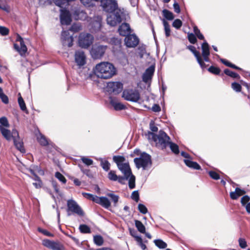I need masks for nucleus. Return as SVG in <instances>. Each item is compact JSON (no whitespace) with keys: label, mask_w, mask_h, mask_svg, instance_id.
I'll return each mask as SVG.
<instances>
[{"label":"nucleus","mask_w":250,"mask_h":250,"mask_svg":"<svg viewBox=\"0 0 250 250\" xmlns=\"http://www.w3.org/2000/svg\"><path fill=\"white\" fill-rule=\"evenodd\" d=\"M60 20L62 24L69 25L72 21L71 14L68 10L64 9L62 11Z\"/></svg>","instance_id":"19"},{"label":"nucleus","mask_w":250,"mask_h":250,"mask_svg":"<svg viewBox=\"0 0 250 250\" xmlns=\"http://www.w3.org/2000/svg\"><path fill=\"white\" fill-rule=\"evenodd\" d=\"M0 125L2 126L9 127V126L7 119L5 117H2L0 118Z\"/></svg>","instance_id":"56"},{"label":"nucleus","mask_w":250,"mask_h":250,"mask_svg":"<svg viewBox=\"0 0 250 250\" xmlns=\"http://www.w3.org/2000/svg\"><path fill=\"white\" fill-rule=\"evenodd\" d=\"M182 21L180 19H177L173 21L172 26L175 28L179 29L182 26Z\"/></svg>","instance_id":"51"},{"label":"nucleus","mask_w":250,"mask_h":250,"mask_svg":"<svg viewBox=\"0 0 250 250\" xmlns=\"http://www.w3.org/2000/svg\"><path fill=\"white\" fill-rule=\"evenodd\" d=\"M131 198L136 202H138L139 201V194L138 191L135 190L133 191L131 196Z\"/></svg>","instance_id":"57"},{"label":"nucleus","mask_w":250,"mask_h":250,"mask_svg":"<svg viewBox=\"0 0 250 250\" xmlns=\"http://www.w3.org/2000/svg\"><path fill=\"white\" fill-rule=\"evenodd\" d=\"M168 145L169 146L172 152H173L175 154H178L179 153V148L177 144L169 141Z\"/></svg>","instance_id":"38"},{"label":"nucleus","mask_w":250,"mask_h":250,"mask_svg":"<svg viewBox=\"0 0 250 250\" xmlns=\"http://www.w3.org/2000/svg\"><path fill=\"white\" fill-rule=\"evenodd\" d=\"M79 230L82 233H90L91 232L90 227L85 224L80 225Z\"/></svg>","instance_id":"41"},{"label":"nucleus","mask_w":250,"mask_h":250,"mask_svg":"<svg viewBox=\"0 0 250 250\" xmlns=\"http://www.w3.org/2000/svg\"><path fill=\"white\" fill-rule=\"evenodd\" d=\"M38 231L41 232L42 233L47 236H52L53 235L50 232H49L47 230L43 229L41 228H38Z\"/></svg>","instance_id":"60"},{"label":"nucleus","mask_w":250,"mask_h":250,"mask_svg":"<svg viewBox=\"0 0 250 250\" xmlns=\"http://www.w3.org/2000/svg\"><path fill=\"white\" fill-rule=\"evenodd\" d=\"M128 179V187L130 189H133L135 187V176L131 172Z\"/></svg>","instance_id":"39"},{"label":"nucleus","mask_w":250,"mask_h":250,"mask_svg":"<svg viewBox=\"0 0 250 250\" xmlns=\"http://www.w3.org/2000/svg\"><path fill=\"white\" fill-rule=\"evenodd\" d=\"M110 43L112 46V51L115 54H123L122 40L118 38L113 37L110 39Z\"/></svg>","instance_id":"14"},{"label":"nucleus","mask_w":250,"mask_h":250,"mask_svg":"<svg viewBox=\"0 0 250 250\" xmlns=\"http://www.w3.org/2000/svg\"><path fill=\"white\" fill-rule=\"evenodd\" d=\"M155 67L153 65H151L147 68L143 75V81L146 83L150 81L152 79Z\"/></svg>","instance_id":"23"},{"label":"nucleus","mask_w":250,"mask_h":250,"mask_svg":"<svg viewBox=\"0 0 250 250\" xmlns=\"http://www.w3.org/2000/svg\"><path fill=\"white\" fill-rule=\"evenodd\" d=\"M193 31H194V34L199 40H205V38H204V35L201 33L200 30L198 29L197 26H194L193 27Z\"/></svg>","instance_id":"45"},{"label":"nucleus","mask_w":250,"mask_h":250,"mask_svg":"<svg viewBox=\"0 0 250 250\" xmlns=\"http://www.w3.org/2000/svg\"><path fill=\"white\" fill-rule=\"evenodd\" d=\"M154 243L159 249H165L167 247V243L162 240L156 239L154 241Z\"/></svg>","instance_id":"40"},{"label":"nucleus","mask_w":250,"mask_h":250,"mask_svg":"<svg viewBox=\"0 0 250 250\" xmlns=\"http://www.w3.org/2000/svg\"><path fill=\"white\" fill-rule=\"evenodd\" d=\"M0 130L4 137L8 141L10 140L12 138H13L16 136L13 133L12 134H11L9 130L5 128L2 125H0Z\"/></svg>","instance_id":"29"},{"label":"nucleus","mask_w":250,"mask_h":250,"mask_svg":"<svg viewBox=\"0 0 250 250\" xmlns=\"http://www.w3.org/2000/svg\"><path fill=\"white\" fill-rule=\"evenodd\" d=\"M184 162L186 165L190 168L196 170L201 169V167L199 164L196 162L191 161V159H184Z\"/></svg>","instance_id":"28"},{"label":"nucleus","mask_w":250,"mask_h":250,"mask_svg":"<svg viewBox=\"0 0 250 250\" xmlns=\"http://www.w3.org/2000/svg\"><path fill=\"white\" fill-rule=\"evenodd\" d=\"M150 129L152 131L151 132H156L158 131V127L155 125L154 123L151 121L149 125Z\"/></svg>","instance_id":"62"},{"label":"nucleus","mask_w":250,"mask_h":250,"mask_svg":"<svg viewBox=\"0 0 250 250\" xmlns=\"http://www.w3.org/2000/svg\"><path fill=\"white\" fill-rule=\"evenodd\" d=\"M125 43L129 48L136 47L139 43V39L134 34L131 33L125 36Z\"/></svg>","instance_id":"12"},{"label":"nucleus","mask_w":250,"mask_h":250,"mask_svg":"<svg viewBox=\"0 0 250 250\" xmlns=\"http://www.w3.org/2000/svg\"><path fill=\"white\" fill-rule=\"evenodd\" d=\"M83 196L89 200L92 201L96 203L98 196L97 195H94L91 193L82 192Z\"/></svg>","instance_id":"42"},{"label":"nucleus","mask_w":250,"mask_h":250,"mask_svg":"<svg viewBox=\"0 0 250 250\" xmlns=\"http://www.w3.org/2000/svg\"><path fill=\"white\" fill-rule=\"evenodd\" d=\"M107 46L99 44H95L92 46L90 54L94 59H101L104 54Z\"/></svg>","instance_id":"8"},{"label":"nucleus","mask_w":250,"mask_h":250,"mask_svg":"<svg viewBox=\"0 0 250 250\" xmlns=\"http://www.w3.org/2000/svg\"><path fill=\"white\" fill-rule=\"evenodd\" d=\"M106 195L108 197H110L111 199L112 200V201L114 203V206H116L119 201V196L111 193H107Z\"/></svg>","instance_id":"47"},{"label":"nucleus","mask_w":250,"mask_h":250,"mask_svg":"<svg viewBox=\"0 0 250 250\" xmlns=\"http://www.w3.org/2000/svg\"><path fill=\"white\" fill-rule=\"evenodd\" d=\"M37 139L40 145L45 146L48 145V142L46 138L42 133H40L37 136Z\"/></svg>","instance_id":"31"},{"label":"nucleus","mask_w":250,"mask_h":250,"mask_svg":"<svg viewBox=\"0 0 250 250\" xmlns=\"http://www.w3.org/2000/svg\"><path fill=\"white\" fill-rule=\"evenodd\" d=\"M139 211L143 214H146L148 210L146 207L142 204H139L138 206Z\"/></svg>","instance_id":"52"},{"label":"nucleus","mask_w":250,"mask_h":250,"mask_svg":"<svg viewBox=\"0 0 250 250\" xmlns=\"http://www.w3.org/2000/svg\"><path fill=\"white\" fill-rule=\"evenodd\" d=\"M134 162L137 168L142 167L146 169L148 166L152 164L151 156L144 152L140 154V157L134 158Z\"/></svg>","instance_id":"4"},{"label":"nucleus","mask_w":250,"mask_h":250,"mask_svg":"<svg viewBox=\"0 0 250 250\" xmlns=\"http://www.w3.org/2000/svg\"><path fill=\"white\" fill-rule=\"evenodd\" d=\"M13 133L16 135L17 137L15 136L13 139L14 144L16 148L20 151L21 153H25V150L23 146V143L22 141L20 139L19 136V133L17 130L13 131Z\"/></svg>","instance_id":"17"},{"label":"nucleus","mask_w":250,"mask_h":250,"mask_svg":"<svg viewBox=\"0 0 250 250\" xmlns=\"http://www.w3.org/2000/svg\"><path fill=\"white\" fill-rule=\"evenodd\" d=\"M208 70L211 73L216 75H219L221 72V69L218 67L213 65L210 66L208 69Z\"/></svg>","instance_id":"43"},{"label":"nucleus","mask_w":250,"mask_h":250,"mask_svg":"<svg viewBox=\"0 0 250 250\" xmlns=\"http://www.w3.org/2000/svg\"><path fill=\"white\" fill-rule=\"evenodd\" d=\"M93 41L94 37L91 34L82 33L79 38V45L82 48H87L92 44Z\"/></svg>","instance_id":"7"},{"label":"nucleus","mask_w":250,"mask_h":250,"mask_svg":"<svg viewBox=\"0 0 250 250\" xmlns=\"http://www.w3.org/2000/svg\"><path fill=\"white\" fill-rule=\"evenodd\" d=\"M62 39L64 45H67L69 47L73 45L74 39L72 36L69 35L68 31H63L62 32Z\"/></svg>","instance_id":"22"},{"label":"nucleus","mask_w":250,"mask_h":250,"mask_svg":"<svg viewBox=\"0 0 250 250\" xmlns=\"http://www.w3.org/2000/svg\"><path fill=\"white\" fill-rule=\"evenodd\" d=\"M201 48L203 62H209L210 61L209 57L210 55L209 47L208 43L206 41L202 44Z\"/></svg>","instance_id":"21"},{"label":"nucleus","mask_w":250,"mask_h":250,"mask_svg":"<svg viewBox=\"0 0 250 250\" xmlns=\"http://www.w3.org/2000/svg\"><path fill=\"white\" fill-rule=\"evenodd\" d=\"M107 17V23L111 26H116L122 21L123 12L121 9H117Z\"/></svg>","instance_id":"5"},{"label":"nucleus","mask_w":250,"mask_h":250,"mask_svg":"<svg viewBox=\"0 0 250 250\" xmlns=\"http://www.w3.org/2000/svg\"><path fill=\"white\" fill-rule=\"evenodd\" d=\"M224 73L227 76H229L233 78L239 79L240 78V75L236 72H233L229 69H225L224 70Z\"/></svg>","instance_id":"37"},{"label":"nucleus","mask_w":250,"mask_h":250,"mask_svg":"<svg viewBox=\"0 0 250 250\" xmlns=\"http://www.w3.org/2000/svg\"><path fill=\"white\" fill-rule=\"evenodd\" d=\"M20 45L21 47H20L17 44L14 43V48L19 53L21 56H23L27 51V48L24 43V41L20 42Z\"/></svg>","instance_id":"26"},{"label":"nucleus","mask_w":250,"mask_h":250,"mask_svg":"<svg viewBox=\"0 0 250 250\" xmlns=\"http://www.w3.org/2000/svg\"><path fill=\"white\" fill-rule=\"evenodd\" d=\"M148 137H151L152 140L155 143L156 146L159 148L164 149L169 143L170 137L164 131L161 130L158 134L149 131Z\"/></svg>","instance_id":"2"},{"label":"nucleus","mask_w":250,"mask_h":250,"mask_svg":"<svg viewBox=\"0 0 250 250\" xmlns=\"http://www.w3.org/2000/svg\"><path fill=\"white\" fill-rule=\"evenodd\" d=\"M42 244L44 246L53 250H65L64 246L62 244L48 239L44 240Z\"/></svg>","instance_id":"15"},{"label":"nucleus","mask_w":250,"mask_h":250,"mask_svg":"<svg viewBox=\"0 0 250 250\" xmlns=\"http://www.w3.org/2000/svg\"><path fill=\"white\" fill-rule=\"evenodd\" d=\"M135 225L137 230L142 233L146 232V228L142 222L139 220L135 221Z\"/></svg>","instance_id":"34"},{"label":"nucleus","mask_w":250,"mask_h":250,"mask_svg":"<svg viewBox=\"0 0 250 250\" xmlns=\"http://www.w3.org/2000/svg\"><path fill=\"white\" fill-rule=\"evenodd\" d=\"M9 33V30L8 28L4 26H0V34L2 36L8 35Z\"/></svg>","instance_id":"54"},{"label":"nucleus","mask_w":250,"mask_h":250,"mask_svg":"<svg viewBox=\"0 0 250 250\" xmlns=\"http://www.w3.org/2000/svg\"><path fill=\"white\" fill-rule=\"evenodd\" d=\"M246 193V191L239 188H236L234 192H230V197L231 199L236 200L239 196Z\"/></svg>","instance_id":"27"},{"label":"nucleus","mask_w":250,"mask_h":250,"mask_svg":"<svg viewBox=\"0 0 250 250\" xmlns=\"http://www.w3.org/2000/svg\"><path fill=\"white\" fill-rule=\"evenodd\" d=\"M0 98L4 104H8L9 103L8 97L4 93L0 96Z\"/></svg>","instance_id":"61"},{"label":"nucleus","mask_w":250,"mask_h":250,"mask_svg":"<svg viewBox=\"0 0 250 250\" xmlns=\"http://www.w3.org/2000/svg\"><path fill=\"white\" fill-rule=\"evenodd\" d=\"M250 200V197L248 195H245L241 198V203L242 206L245 207Z\"/></svg>","instance_id":"53"},{"label":"nucleus","mask_w":250,"mask_h":250,"mask_svg":"<svg viewBox=\"0 0 250 250\" xmlns=\"http://www.w3.org/2000/svg\"><path fill=\"white\" fill-rule=\"evenodd\" d=\"M118 31L120 36L125 37L132 32L130 25L126 22L122 23L118 28Z\"/></svg>","instance_id":"20"},{"label":"nucleus","mask_w":250,"mask_h":250,"mask_svg":"<svg viewBox=\"0 0 250 250\" xmlns=\"http://www.w3.org/2000/svg\"><path fill=\"white\" fill-rule=\"evenodd\" d=\"M188 39L190 43L195 44L197 42V40L195 35L193 33H188Z\"/></svg>","instance_id":"48"},{"label":"nucleus","mask_w":250,"mask_h":250,"mask_svg":"<svg viewBox=\"0 0 250 250\" xmlns=\"http://www.w3.org/2000/svg\"><path fill=\"white\" fill-rule=\"evenodd\" d=\"M130 175V174L128 175H125L124 174V176H118L116 173V171L114 170H110L108 174H107V178L109 179V180L112 181H118V183H119L121 184H125V180L128 179L129 176Z\"/></svg>","instance_id":"13"},{"label":"nucleus","mask_w":250,"mask_h":250,"mask_svg":"<svg viewBox=\"0 0 250 250\" xmlns=\"http://www.w3.org/2000/svg\"><path fill=\"white\" fill-rule=\"evenodd\" d=\"M123 89V84L119 82H110L107 83L106 90L110 94L117 95L121 93Z\"/></svg>","instance_id":"10"},{"label":"nucleus","mask_w":250,"mask_h":250,"mask_svg":"<svg viewBox=\"0 0 250 250\" xmlns=\"http://www.w3.org/2000/svg\"><path fill=\"white\" fill-rule=\"evenodd\" d=\"M232 89L236 92H240L242 90V86L237 82H233L231 84Z\"/></svg>","instance_id":"46"},{"label":"nucleus","mask_w":250,"mask_h":250,"mask_svg":"<svg viewBox=\"0 0 250 250\" xmlns=\"http://www.w3.org/2000/svg\"><path fill=\"white\" fill-rule=\"evenodd\" d=\"M94 243L97 246H102L104 243V239L101 235H97L94 236Z\"/></svg>","instance_id":"44"},{"label":"nucleus","mask_w":250,"mask_h":250,"mask_svg":"<svg viewBox=\"0 0 250 250\" xmlns=\"http://www.w3.org/2000/svg\"><path fill=\"white\" fill-rule=\"evenodd\" d=\"M93 71L98 78L102 79H110L116 74L114 65L108 62H102L96 64Z\"/></svg>","instance_id":"1"},{"label":"nucleus","mask_w":250,"mask_h":250,"mask_svg":"<svg viewBox=\"0 0 250 250\" xmlns=\"http://www.w3.org/2000/svg\"><path fill=\"white\" fill-rule=\"evenodd\" d=\"M122 97L127 101L137 102L140 98V95L137 90L129 89L123 91Z\"/></svg>","instance_id":"9"},{"label":"nucleus","mask_w":250,"mask_h":250,"mask_svg":"<svg viewBox=\"0 0 250 250\" xmlns=\"http://www.w3.org/2000/svg\"><path fill=\"white\" fill-rule=\"evenodd\" d=\"M162 14L164 17L168 21H171L174 18L173 13L166 9L162 11Z\"/></svg>","instance_id":"32"},{"label":"nucleus","mask_w":250,"mask_h":250,"mask_svg":"<svg viewBox=\"0 0 250 250\" xmlns=\"http://www.w3.org/2000/svg\"><path fill=\"white\" fill-rule=\"evenodd\" d=\"M152 110L155 112H158L161 111V107L158 104H154L151 108Z\"/></svg>","instance_id":"63"},{"label":"nucleus","mask_w":250,"mask_h":250,"mask_svg":"<svg viewBox=\"0 0 250 250\" xmlns=\"http://www.w3.org/2000/svg\"><path fill=\"white\" fill-rule=\"evenodd\" d=\"M173 8H174L175 12H176L177 13H179L180 12V11H181L180 7L179 4L177 2H175L173 4Z\"/></svg>","instance_id":"64"},{"label":"nucleus","mask_w":250,"mask_h":250,"mask_svg":"<svg viewBox=\"0 0 250 250\" xmlns=\"http://www.w3.org/2000/svg\"><path fill=\"white\" fill-rule=\"evenodd\" d=\"M96 203L100 205L103 208L106 209H108L111 206V203L109 199L104 196H98Z\"/></svg>","instance_id":"25"},{"label":"nucleus","mask_w":250,"mask_h":250,"mask_svg":"<svg viewBox=\"0 0 250 250\" xmlns=\"http://www.w3.org/2000/svg\"><path fill=\"white\" fill-rule=\"evenodd\" d=\"M239 246L242 249H245L247 247V243L246 241L244 238H239L238 240Z\"/></svg>","instance_id":"59"},{"label":"nucleus","mask_w":250,"mask_h":250,"mask_svg":"<svg viewBox=\"0 0 250 250\" xmlns=\"http://www.w3.org/2000/svg\"><path fill=\"white\" fill-rule=\"evenodd\" d=\"M82 162L87 166L92 165L93 163V161L87 157H83L81 158Z\"/></svg>","instance_id":"55"},{"label":"nucleus","mask_w":250,"mask_h":250,"mask_svg":"<svg viewBox=\"0 0 250 250\" xmlns=\"http://www.w3.org/2000/svg\"><path fill=\"white\" fill-rule=\"evenodd\" d=\"M220 62L223 64L225 65L226 66L229 67L230 68L235 69L236 70H239L241 69L240 67H239L238 66H236V65L232 63L231 62H229V61H228L226 59H220Z\"/></svg>","instance_id":"35"},{"label":"nucleus","mask_w":250,"mask_h":250,"mask_svg":"<svg viewBox=\"0 0 250 250\" xmlns=\"http://www.w3.org/2000/svg\"><path fill=\"white\" fill-rule=\"evenodd\" d=\"M113 161L116 164L118 169L126 175L131 174V169L130 167L129 163H124L125 158L123 156L115 155L113 157Z\"/></svg>","instance_id":"3"},{"label":"nucleus","mask_w":250,"mask_h":250,"mask_svg":"<svg viewBox=\"0 0 250 250\" xmlns=\"http://www.w3.org/2000/svg\"><path fill=\"white\" fill-rule=\"evenodd\" d=\"M101 6L103 10L107 13H113L117 9H120L116 0H104L102 1Z\"/></svg>","instance_id":"11"},{"label":"nucleus","mask_w":250,"mask_h":250,"mask_svg":"<svg viewBox=\"0 0 250 250\" xmlns=\"http://www.w3.org/2000/svg\"><path fill=\"white\" fill-rule=\"evenodd\" d=\"M188 50H189L194 55L198 63L199 64L200 67L203 69H205L207 67V65L203 62L202 58L201 56L200 53L199 51H197L196 49V48L192 45H188L187 47Z\"/></svg>","instance_id":"16"},{"label":"nucleus","mask_w":250,"mask_h":250,"mask_svg":"<svg viewBox=\"0 0 250 250\" xmlns=\"http://www.w3.org/2000/svg\"><path fill=\"white\" fill-rule=\"evenodd\" d=\"M80 168H81V171L83 172V174H85L89 177H92V174L89 169H84L83 167L81 165H79Z\"/></svg>","instance_id":"58"},{"label":"nucleus","mask_w":250,"mask_h":250,"mask_svg":"<svg viewBox=\"0 0 250 250\" xmlns=\"http://www.w3.org/2000/svg\"><path fill=\"white\" fill-rule=\"evenodd\" d=\"M75 60L79 66L84 65L86 63V57L84 52L81 50L76 51L75 54Z\"/></svg>","instance_id":"18"},{"label":"nucleus","mask_w":250,"mask_h":250,"mask_svg":"<svg viewBox=\"0 0 250 250\" xmlns=\"http://www.w3.org/2000/svg\"><path fill=\"white\" fill-rule=\"evenodd\" d=\"M67 211L68 215H70L69 213V211L76 214L80 216H83L84 215V212L83 209L74 200L70 199L67 201Z\"/></svg>","instance_id":"6"},{"label":"nucleus","mask_w":250,"mask_h":250,"mask_svg":"<svg viewBox=\"0 0 250 250\" xmlns=\"http://www.w3.org/2000/svg\"><path fill=\"white\" fill-rule=\"evenodd\" d=\"M209 176L213 179L217 180L220 179V175L216 171L210 170L208 172Z\"/></svg>","instance_id":"49"},{"label":"nucleus","mask_w":250,"mask_h":250,"mask_svg":"<svg viewBox=\"0 0 250 250\" xmlns=\"http://www.w3.org/2000/svg\"><path fill=\"white\" fill-rule=\"evenodd\" d=\"M100 166L103 168V169L105 171H108L110 169V163L107 160H104L102 158L100 159Z\"/></svg>","instance_id":"33"},{"label":"nucleus","mask_w":250,"mask_h":250,"mask_svg":"<svg viewBox=\"0 0 250 250\" xmlns=\"http://www.w3.org/2000/svg\"><path fill=\"white\" fill-rule=\"evenodd\" d=\"M19 97H18V104H19L21 109L22 111L24 112L26 114H29V112L26 108L25 103L23 98L21 96V95L20 93H19Z\"/></svg>","instance_id":"30"},{"label":"nucleus","mask_w":250,"mask_h":250,"mask_svg":"<svg viewBox=\"0 0 250 250\" xmlns=\"http://www.w3.org/2000/svg\"><path fill=\"white\" fill-rule=\"evenodd\" d=\"M55 177L63 184L66 183V179L65 177L60 172H56L55 174Z\"/></svg>","instance_id":"50"},{"label":"nucleus","mask_w":250,"mask_h":250,"mask_svg":"<svg viewBox=\"0 0 250 250\" xmlns=\"http://www.w3.org/2000/svg\"><path fill=\"white\" fill-rule=\"evenodd\" d=\"M162 21L164 26L165 35L166 37L167 38L170 36L171 30L170 28V26L168 22L165 19H163Z\"/></svg>","instance_id":"36"},{"label":"nucleus","mask_w":250,"mask_h":250,"mask_svg":"<svg viewBox=\"0 0 250 250\" xmlns=\"http://www.w3.org/2000/svg\"><path fill=\"white\" fill-rule=\"evenodd\" d=\"M109 99L110 104L113 106L115 110H122L126 108V106L121 103L118 102L115 98L110 97Z\"/></svg>","instance_id":"24"}]
</instances>
